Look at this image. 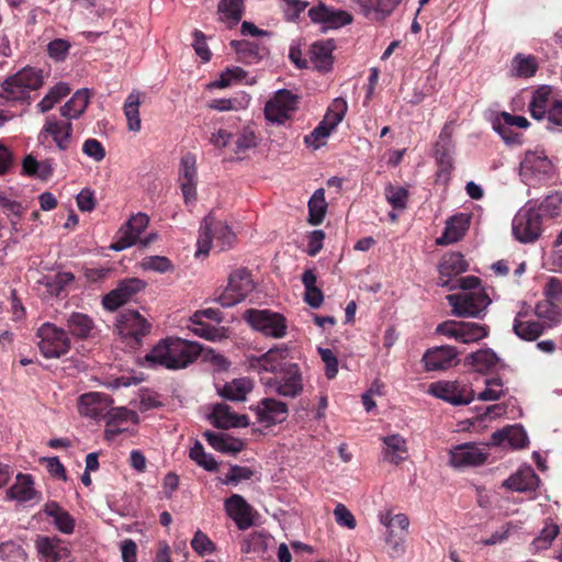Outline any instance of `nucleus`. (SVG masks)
Returning <instances> with one entry per match:
<instances>
[{
	"mask_svg": "<svg viewBox=\"0 0 562 562\" xmlns=\"http://www.w3.org/2000/svg\"><path fill=\"white\" fill-rule=\"evenodd\" d=\"M44 513L54 519L56 528L66 535L75 530V519L56 502H49L44 506Z\"/></svg>",
	"mask_w": 562,
	"mask_h": 562,
	"instance_id": "c03bdc74",
	"label": "nucleus"
},
{
	"mask_svg": "<svg viewBox=\"0 0 562 562\" xmlns=\"http://www.w3.org/2000/svg\"><path fill=\"white\" fill-rule=\"evenodd\" d=\"M179 181L186 204L195 202L198 171L194 155L187 154L181 158Z\"/></svg>",
	"mask_w": 562,
	"mask_h": 562,
	"instance_id": "bb28decb",
	"label": "nucleus"
},
{
	"mask_svg": "<svg viewBox=\"0 0 562 562\" xmlns=\"http://www.w3.org/2000/svg\"><path fill=\"white\" fill-rule=\"evenodd\" d=\"M218 19L232 29L237 25L244 14V0H220L217 5Z\"/></svg>",
	"mask_w": 562,
	"mask_h": 562,
	"instance_id": "79ce46f5",
	"label": "nucleus"
},
{
	"mask_svg": "<svg viewBox=\"0 0 562 562\" xmlns=\"http://www.w3.org/2000/svg\"><path fill=\"white\" fill-rule=\"evenodd\" d=\"M257 146V137L251 130H243L235 142V153L241 154Z\"/></svg>",
	"mask_w": 562,
	"mask_h": 562,
	"instance_id": "69168bd1",
	"label": "nucleus"
},
{
	"mask_svg": "<svg viewBox=\"0 0 562 562\" xmlns=\"http://www.w3.org/2000/svg\"><path fill=\"white\" fill-rule=\"evenodd\" d=\"M235 238L234 232L226 223L215 221L213 216L207 215L200 227L196 255H207L213 243L220 250H225L233 245Z\"/></svg>",
	"mask_w": 562,
	"mask_h": 562,
	"instance_id": "423d86ee",
	"label": "nucleus"
},
{
	"mask_svg": "<svg viewBox=\"0 0 562 562\" xmlns=\"http://www.w3.org/2000/svg\"><path fill=\"white\" fill-rule=\"evenodd\" d=\"M142 103V93L133 90L123 104V112L127 121V128L131 132L137 133L142 128V120L139 114V106Z\"/></svg>",
	"mask_w": 562,
	"mask_h": 562,
	"instance_id": "a19ab883",
	"label": "nucleus"
},
{
	"mask_svg": "<svg viewBox=\"0 0 562 562\" xmlns=\"http://www.w3.org/2000/svg\"><path fill=\"white\" fill-rule=\"evenodd\" d=\"M69 334L77 338H88L94 328L92 318L83 313L72 312L66 321Z\"/></svg>",
	"mask_w": 562,
	"mask_h": 562,
	"instance_id": "de8ad7c7",
	"label": "nucleus"
},
{
	"mask_svg": "<svg viewBox=\"0 0 562 562\" xmlns=\"http://www.w3.org/2000/svg\"><path fill=\"white\" fill-rule=\"evenodd\" d=\"M23 171L27 176L46 180L53 175L54 162L52 159L37 161L32 155H27L23 160Z\"/></svg>",
	"mask_w": 562,
	"mask_h": 562,
	"instance_id": "8fccbe9b",
	"label": "nucleus"
},
{
	"mask_svg": "<svg viewBox=\"0 0 562 562\" xmlns=\"http://www.w3.org/2000/svg\"><path fill=\"white\" fill-rule=\"evenodd\" d=\"M540 482L535 470L530 465H524L504 480L501 487L513 493H535Z\"/></svg>",
	"mask_w": 562,
	"mask_h": 562,
	"instance_id": "412c9836",
	"label": "nucleus"
},
{
	"mask_svg": "<svg viewBox=\"0 0 562 562\" xmlns=\"http://www.w3.org/2000/svg\"><path fill=\"white\" fill-rule=\"evenodd\" d=\"M89 99L90 95L88 89H80L76 91L70 100L60 108V116L69 122L80 117L89 104Z\"/></svg>",
	"mask_w": 562,
	"mask_h": 562,
	"instance_id": "58836bf2",
	"label": "nucleus"
},
{
	"mask_svg": "<svg viewBox=\"0 0 562 562\" xmlns=\"http://www.w3.org/2000/svg\"><path fill=\"white\" fill-rule=\"evenodd\" d=\"M426 371H447L460 362L459 351L450 345L432 347L422 358Z\"/></svg>",
	"mask_w": 562,
	"mask_h": 562,
	"instance_id": "aec40b11",
	"label": "nucleus"
},
{
	"mask_svg": "<svg viewBox=\"0 0 562 562\" xmlns=\"http://www.w3.org/2000/svg\"><path fill=\"white\" fill-rule=\"evenodd\" d=\"M252 387V381L248 378L234 379L223 386L220 395L229 401L241 402L246 400Z\"/></svg>",
	"mask_w": 562,
	"mask_h": 562,
	"instance_id": "49530a36",
	"label": "nucleus"
},
{
	"mask_svg": "<svg viewBox=\"0 0 562 562\" xmlns=\"http://www.w3.org/2000/svg\"><path fill=\"white\" fill-rule=\"evenodd\" d=\"M74 280L75 276L71 272L61 271L53 277H44L40 283L46 288L50 295L58 296Z\"/></svg>",
	"mask_w": 562,
	"mask_h": 562,
	"instance_id": "864d4df0",
	"label": "nucleus"
},
{
	"mask_svg": "<svg viewBox=\"0 0 562 562\" xmlns=\"http://www.w3.org/2000/svg\"><path fill=\"white\" fill-rule=\"evenodd\" d=\"M538 70V63L532 55L517 54L512 60L510 74L517 78H530Z\"/></svg>",
	"mask_w": 562,
	"mask_h": 562,
	"instance_id": "09e8293b",
	"label": "nucleus"
},
{
	"mask_svg": "<svg viewBox=\"0 0 562 562\" xmlns=\"http://www.w3.org/2000/svg\"><path fill=\"white\" fill-rule=\"evenodd\" d=\"M498 363V356L490 348L471 352L464 359L465 366L480 373H490L494 371Z\"/></svg>",
	"mask_w": 562,
	"mask_h": 562,
	"instance_id": "f704fd0d",
	"label": "nucleus"
},
{
	"mask_svg": "<svg viewBox=\"0 0 562 562\" xmlns=\"http://www.w3.org/2000/svg\"><path fill=\"white\" fill-rule=\"evenodd\" d=\"M456 317H479L490 305L491 300L484 290L468 291L446 296Z\"/></svg>",
	"mask_w": 562,
	"mask_h": 562,
	"instance_id": "9d476101",
	"label": "nucleus"
},
{
	"mask_svg": "<svg viewBox=\"0 0 562 562\" xmlns=\"http://www.w3.org/2000/svg\"><path fill=\"white\" fill-rule=\"evenodd\" d=\"M70 92V88L64 83L59 82L54 86L48 93L38 102L37 109L40 112L45 113L54 108L56 103H58L63 98H65Z\"/></svg>",
	"mask_w": 562,
	"mask_h": 562,
	"instance_id": "6e6d98bb",
	"label": "nucleus"
},
{
	"mask_svg": "<svg viewBox=\"0 0 562 562\" xmlns=\"http://www.w3.org/2000/svg\"><path fill=\"white\" fill-rule=\"evenodd\" d=\"M191 547L200 555L212 553L215 550V546L211 539L200 530L195 532L191 541Z\"/></svg>",
	"mask_w": 562,
	"mask_h": 562,
	"instance_id": "774afa93",
	"label": "nucleus"
},
{
	"mask_svg": "<svg viewBox=\"0 0 562 562\" xmlns=\"http://www.w3.org/2000/svg\"><path fill=\"white\" fill-rule=\"evenodd\" d=\"M512 233L520 244H533L543 233L542 215L531 201L521 206L512 221Z\"/></svg>",
	"mask_w": 562,
	"mask_h": 562,
	"instance_id": "7ed1b4c3",
	"label": "nucleus"
},
{
	"mask_svg": "<svg viewBox=\"0 0 562 562\" xmlns=\"http://www.w3.org/2000/svg\"><path fill=\"white\" fill-rule=\"evenodd\" d=\"M335 49L334 41H321L311 46L310 59L313 66L322 71L329 70L333 65V50Z\"/></svg>",
	"mask_w": 562,
	"mask_h": 562,
	"instance_id": "4c0bfd02",
	"label": "nucleus"
},
{
	"mask_svg": "<svg viewBox=\"0 0 562 562\" xmlns=\"http://www.w3.org/2000/svg\"><path fill=\"white\" fill-rule=\"evenodd\" d=\"M113 404V400L104 393L89 392L78 400V411L82 416L97 420L106 416V409Z\"/></svg>",
	"mask_w": 562,
	"mask_h": 562,
	"instance_id": "b1692460",
	"label": "nucleus"
},
{
	"mask_svg": "<svg viewBox=\"0 0 562 562\" xmlns=\"http://www.w3.org/2000/svg\"><path fill=\"white\" fill-rule=\"evenodd\" d=\"M384 195L394 210L404 211L407 207L408 191L405 188L389 183Z\"/></svg>",
	"mask_w": 562,
	"mask_h": 562,
	"instance_id": "bf43d9fd",
	"label": "nucleus"
},
{
	"mask_svg": "<svg viewBox=\"0 0 562 562\" xmlns=\"http://www.w3.org/2000/svg\"><path fill=\"white\" fill-rule=\"evenodd\" d=\"M212 424L216 428L228 429L232 427H246L249 425L246 415L235 414L226 404H217L214 406L210 416Z\"/></svg>",
	"mask_w": 562,
	"mask_h": 562,
	"instance_id": "473e14b6",
	"label": "nucleus"
},
{
	"mask_svg": "<svg viewBox=\"0 0 562 562\" xmlns=\"http://www.w3.org/2000/svg\"><path fill=\"white\" fill-rule=\"evenodd\" d=\"M207 443L215 450L224 453H238L245 445L240 439L231 438L225 434H217L213 431H205L203 434Z\"/></svg>",
	"mask_w": 562,
	"mask_h": 562,
	"instance_id": "37998d69",
	"label": "nucleus"
},
{
	"mask_svg": "<svg viewBox=\"0 0 562 562\" xmlns=\"http://www.w3.org/2000/svg\"><path fill=\"white\" fill-rule=\"evenodd\" d=\"M453 151L452 128L445 124L435 145V156L441 172L449 173L453 168Z\"/></svg>",
	"mask_w": 562,
	"mask_h": 562,
	"instance_id": "7c9ffc66",
	"label": "nucleus"
},
{
	"mask_svg": "<svg viewBox=\"0 0 562 562\" xmlns=\"http://www.w3.org/2000/svg\"><path fill=\"white\" fill-rule=\"evenodd\" d=\"M366 18L384 20L396 9L401 0H358Z\"/></svg>",
	"mask_w": 562,
	"mask_h": 562,
	"instance_id": "c9c22d12",
	"label": "nucleus"
},
{
	"mask_svg": "<svg viewBox=\"0 0 562 562\" xmlns=\"http://www.w3.org/2000/svg\"><path fill=\"white\" fill-rule=\"evenodd\" d=\"M535 313L539 318L549 322H555L560 317L559 306L553 301H541L535 307Z\"/></svg>",
	"mask_w": 562,
	"mask_h": 562,
	"instance_id": "680f3d73",
	"label": "nucleus"
},
{
	"mask_svg": "<svg viewBox=\"0 0 562 562\" xmlns=\"http://www.w3.org/2000/svg\"><path fill=\"white\" fill-rule=\"evenodd\" d=\"M37 347L46 359H58L70 350L68 333L55 324L46 322L36 331Z\"/></svg>",
	"mask_w": 562,
	"mask_h": 562,
	"instance_id": "0eeeda50",
	"label": "nucleus"
},
{
	"mask_svg": "<svg viewBox=\"0 0 562 562\" xmlns=\"http://www.w3.org/2000/svg\"><path fill=\"white\" fill-rule=\"evenodd\" d=\"M429 393L441 398L452 405H468L474 398V391L468 384L459 381H440L431 383Z\"/></svg>",
	"mask_w": 562,
	"mask_h": 562,
	"instance_id": "ddd939ff",
	"label": "nucleus"
},
{
	"mask_svg": "<svg viewBox=\"0 0 562 562\" xmlns=\"http://www.w3.org/2000/svg\"><path fill=\"white\" fill-rule=\"evenodd\" d=\"M252 409L258 423L266 427L282 423L288 416V405L271 397L262 398Z\"/></svg>",
	"mask_w": 562,
	"mask_h": 562,
	"instance_id": "a878e982",
	"label": "nucleus"
},
{
	"mask_svg": "<svg viewBox=\"0 0 562 562\" xmlns=\"http://www.w3.org/2000/svg\"><path fill=\"white\" fill-rule=\"evenodd\" d=\"M521 314H518L514 321L513 329L515 334L524 340H536L543 331V325L537 321H521Z\"/></svg>",
	"mask_w": 562,
	"mask_h": 562,
	"instance_id": "603ef678",
	"label": "nucleus"
},
{
	"mask_svg": "<svg viewBox=\"0 0 562 562\" xmlns=\"http://www.w3.org/2000/svg\"><path fill=\"white\" fill-rule=\"evenodd\" d=\"M318 352L325 364V375L327 379H334L338 373V359L328 348H319Z\"/></svg>",
	"mask_w": 562,
	"mask_h": 562,
	"instance_id": "0e129e2a",
	"label": "nucleus"
},
{
	"mask_svg": "<svg viewBox=\"0 0 562 562\" xmlns=\"http://www.w3.org/2000/svg\"><path fill=\"white\" fill-rule=\"evenodd\" d=\"M265 385L269 392L283 397L294 398L299 396L303 391V380L299 364L289 366L285 372L268 378Z\"/></svg>",
	"mask_w": 562,
	"mask_h": 562,
	"instance_id": "f8f14e48",
	"label": "nucleus"
},
{
	"mask_svg": "<svg viewBox=\"0 0 562 562\" xmlns=\"http://www.w3.org/2000/svg\"><path fill=\"white\" fill-rule=\"evenodd\" d=\"M338 124H334L333 121L324 116L323 121L314 128V131L306 135L304 142L307 146L317 149L324 144V140L335 130Z\"/></svg>",
	"mask_w": 562,
	"mask_h": 562,
	"instance_id": "5fc2aeb1",
	"label": "nucleus"
},
{
	"mask_svg": "<svg viewBox=\"0 0 562 562\" xmlns=\"http://www.w3.org/2000/svg\"><path fill=\"white\" fill-rule=\"evenodd\" d=\"M148 224L149 217L147 214L139 212L132 215L119 229L116 239L111 244L110 249L122 251L137 244L139 235L147 228Z\"/></svg>",
	"mask_w": 562,
	"mask_h": 562,
	"instance_id": "f3484780",
	"label": "nucleus"
},
{
	"mask_svg": "<svg viewBox=\"0 0 562 562\" xmlns=\"http://www.w3.org/2000/svg\"><path fill=\"white\" fill-rule=\"evenodd\" d=\"M327 202L325 200V190L317 189L308 201V222L312 225H319L326 215Z\"/></svg>",
	"mask_w": 562,
	"mask_h": 562,
	"instance_id": "3c124183",
	"label": "nucleus"
},
{
	"mask_svg": "<svg viewBox=\"0 0 562 562\" xmlns=\"http://www.w3.org/2000/svg\"><path fill=\"white\" fill-rule=\"evenodd\" d=\"M143 268L146 270L165 273L172 269L171 261L165 256H149L143 260Z\"/></svg>",
	"mask_w": 562,
	"mask_h": 562,
	"instance_id": "e2e57ef3",
	"label": "nucleus"
},
{
	"mask_svg": "<svg viewBox=\"0 0 562 562\" xmlns=\"http://www.w3.org/2000/svg\"><path fill=\"white\" fill-rule=\"evenodd\" d=\"M244 319L254 330L266 337L280 339L288 331L286 318L271 310L249 308L244 313Z\"/></svg>",
	"mask_w": 562,
	"mask_h": 562,
	"instance_id": "6e6552de",
	"label": "nucleus"
},
{
	"mask_svg": "<svg viewBox=\"0 0 562 562\" xmlns=\"http://www.w3.org/2000/svg\"><path fill=\"white\" fill-rule=\"evenodd\" d=\"M225 510L237 528L246 530L254 525L252 507L239 494H233L224 503Z\"/></svg>",
	"mask_w": 562,
	"mask_h": 562,
	"instance_id": "c85d7f7f",
	"label": "nucleus"
},
{
	"mask_svg": "<svg viewBox=\"0 0 562 562\" xmlns=\"http://www.w3.org/2000/svg\"><path fill=\"white\" fill-rule=\"evenodd\" d=\"M202 352L201 345L180 338L161 339L145 357L143 364L148 368L164 367L180 370L194 362Z\"/></svg>",
	"mask_w": 562,
	"mask_h": 562,
	"instance_id": "f257e3e1",
	"label": "nucleus"
},
{
	"mask_svg": "<svg viewBox=\"0 0 562 562\" xmlns=\"http://www.w3.org/2000/svg\"><path fill=\"white\" fill-rule=\"evenodd\" d=\"M468 270V263L464 257L460 252L446 254L439 265L438 272L439 278L437 284L441 288L449 290H456L457 284H452V278L465 272Z\"/></svg>",
	"mask_w": 562,
	"mask_h": 562,
	"instance_id": "4be33fe9",
	"label": "nucleus"
},
{
	"mask_svg": "<svg viewBox=\"0 0 562 562\" xmlns=\"http://www.w3.org/2000/svg\"><path fill=\"white\" fill-rule=\"evenodd\" d=\"M530 115L537 120H547V128L562 132V99L552 97V88L542 86L538 88L528 104Z\"/></svg>",
	"mask_w": 562,
	"mask_h": 562,
	"instance_id": "f03ea898",
	"label": "nucleus"
},
{
	"mask_svg": "<svg viewBox=\"0 0 562 562\" xmlns=\"http://www.w3.org/2000/svg\"><path fill=\"white\" fill-rule=\"evenodd\" d=\"M436 334L470 345L486 338L490 327L474 322L448 319L437 325Z\"/></svg>",
	"mask_w": 562,
	"mask_h": 562,
	"instance_id": "1a4fd4ad",
	"label": "nucleus"
},
{
	"mask_svg": "<svg viewBox=\"0 0 562 562\" xmlns=\"http://www.w3.org/2000/svg\"><path fill=\"white\" fill-rule=\"evenodd\" d=\"M380 522L387 529L385 541L396 554L404 552V537L408 532L409 519L406 514L392 515L391 512L380 515Z\"/></svg>",
	"mask_w": 562,
	"mask_h": 562,
	"instance_id": "2eb2a0df",
	"label": "nucleus"
},
{
	"mask_svg": "<svg viewBox=\"0 0 562 562\" xmlns=\"http://www.w3.org/2000/svg\"><path fill=\"white\" fill-rule=\"evenodd\" d=\"M147 283L138 278L122 280L115 289L105 294L102 305L108 311H115L123 304L130 302L136 294L146 288Z\"/></svg>",
	"mask_w": 562,
	"mask_h": 562,
	"instance_id": "a211bd4d",
	"label": "nucleus"
},
{
	"mask_svg": "<svg viewBox=\"0 0 562 562\" xmlns=\"http://www.w3.org/2000/svg\"><path fill=\"white\" fill-rule=\"evenodd\" d=\"M559 533V525L550 518L546 519L539 535L530 543V551L532 553H538L540 551L548 550Z\"/></svg>",
	"mask_w": 562,
	"mask_h": 562,
	"instance_id": "a18cd8bd",
	"label": "nucleus"
},
{
	"mask_svg": "<svg viewBox=\"0 0 562 562\" xmlns=\"http://www.w3.org/2000/svg\"><path fill=\"white\" fill-rule=\"evenodd\" d=\"M34 482L30 474H18L15 483L8 490L7 495L10 499L24 503L35 498L40 499V493L34 488Z\"/></svg>",
	"mask_w": 562,
	"mask_h": 562,
	"instance_id": "e433bc0d",
	"label": "nucleus"
},
{
	"mask_svg": "<svg viewBox=\"0 0 562 562\" xmlns=\"http://www.w3.org/2000/svg\"><path fill=\"white\" fill-rule=\"evenodd\" d=\"M488 452L474 442H467L454 447L450 451V463L454 468L476 467L483 464Z\"/></svg>",
	"mask_w": 562,
	"mask_h": 562,
	"instance_id": "5701e85b",
	"label": "nucleus"
},
{
	"mask_svg": "<svg viewBox=\"0 0 562 562\" xmlns=\"http://www.w3.org/2000/svg\"><path fill=\"white\" fill-rule=\"evenodd\" d=\"M553 171V165L544 150H528L520 162V176L528 183L549 177Z\"/></svg>",
	"mask_w": 562,
	"mask_h": 562,
	"instance_id": "dca6fc26",
	"label": "nucleus"
},
{
	"mask_svg": "<svg viewBox=\"0 0 562 562\" xmlns=\"http://www.w3.org/2000/svg\"><path fill=\"white\" fill-rule=\"evenodd\" d=\"M383 457L391 464L398 465L408 458V448L404 437L398 434L383 438Z\"/></svg>",
	"mask_w": 562,
	"mask_h": 562,
	"instance_id": "72a5a7b5",
	"label": "nucleus"
},
{
	"mask_svg": "<svg viewBox=\"0 0 562 562\" xmlns=\"http://www.w3.org/2000/svg\"><path fill=\"white\" fill-rule=\"evenodd\" d=\"M299 108V95L288 89H279L265 105V116L273 124H284Z\"/></svg>",
	"mask_w": 562,
	"mask_h": 562,
	"instance_id": "9b49d317",
	"label": "nucleus"
},
{
	"mask_svg": "<svg viewBox=\"0 0 562 562\" xmlns=\"http://www.w3.org/2000/svg\"><path fill=\"white\" fill-rule=\"evenodd\" d=\"M290 348L285 345H280L271 348L262 356L251 360V367L258 372H270L280 374L288 370L289 366H294V362L289 361Z\"/></svg>",
	"mask_w": 562,
	"mask_h": 562,
	"instance_id": "6ab92c4d",
	"label": "nucleus"
},
{
	"mask_svg": "<svg viewBox=\"0 0 562 562\" xmlns=\"http://www.w3.org/2000/svg\"><path fill=\"white\" fill-rule=\"evenodd\" d=\"M255 289L251 273L246 268L234 270L224 290L215 291L213 302L222 307H233L243 302Z\"/></svg>",
	"mask_w": 562,
	"mask_h": 562,
	"instance_id": "20e7f679",
	"label": "nucleus"
},
{
	"mask_svg": "<svg viewBox=\"0 0 562 562\" xmlns=\"http://www.w3.org/2000/svg\"><path fill=\"white\" fill-rule=\"evenodd\" d=\"M231 46L239 55V58L247 64L257 63L261 57L258 45L248 41H232Z\"/></svg>",
	"mask_w": 562,
	"mask_h": 562,
	"instance_id": "13d9d810",
	"label": "nucleus"
},
{
	"mask_svg": "<svg viewBox=\"0 0 562 562\" xmlns=\"http://www.w3.org/2000/svg\"><path fill=\"white\" fill-rule=\"evenodd\" d=\"M505 395L504 385L501 379H487L485 381V389L476 396L479 401L493 402L497 401Z\"/></svg>",
	"mask_w": 562,
	"mask_h": 562,
	"instance_id": "052dcab7",
	"label": "nucleus"
},
{
	"mask_svg": "<svg viewBox=\"0 0 562 562\" xmlns=\"http://www.w3.org/2000/svg\"><path fill=\"white\" fill-rule=\"evenodd\" d=\"M49 135L59 150H67L72 139V123L49 115L45 120V124L41 131V136Z\"/></svg>",
	"mask_w": 562,
	"mask_h": 562,
	"instance_id": "393cba45",
	"label": "nucleus"
},
{
	"mask_svg": "<svg viewBox=\"0 0 562 562\" xmlns=\"http://www.w3.org/2000/svg\"><path fill=\"white\" fill-rule=\"evenodd\" d=\"M43 85V77L34 68H23L8 77L1 85L0 97L7 101H25L30 91L37 90Z\"/></svg>",
	"mask_w": 562,
	"mask_h": 562,
	"instance_id": "39448f33",
	"label": "nucleus"
},
{
	"mask_svg": "<svg viewBox=\"0 0 562 562\" xmlns=\"http://www.w3.org/2000/svg\"><path fill=\"white\" fill-rule=\"evenodd\" d=\"M308 16L315 23L324 24L327 29H338L352 22V15L344 10H335L323 3L308 10Z\"/></svg>",
	"mask_w": 562,
	"mask_h": 562,
	"instance_id": "cd10ccee",
	"label": "nucleus"
},
{
	"mask_svg": "<svg viewBox=\"0 0 562 562\" xmlns=\"http://www.w3.org/2000/svg\"><path fill=\"white\" fill-rule=\"evenodd\" d=\"M116 329L123 339H128L131 342L138 345L143 337L150 333L151 325L137 311L128 310L120 315Z\"/></svg>",
	"mask_w": 562,
	"mask_h": 562,
	"instance_id": "4468645a",
	"label": "nucleus"
},
{
	"mask_svg": "<svg viewBox=\"0 0 562 562\" xmlns=\"http://www.w3.org/2000/svg\"><path fill=\"white\" fill-rule=\"evenodd\" d=\"M334 516L337 524L348 529H355L357 521L352 513L341 503L337 504L334 509Z\"/></svg>",
	"mask_w": 562,
	"mask_h": 562,
	"instance_id": "338daca9",
	"label": "nucleus"
},
{
	"mask_svg": "<svg viewBox=\"0 0 562 562\" xmlns=\"http://www.w3.org/2000/svg\"><path fill=\"white\" fill-rule=\"evenodd\" d=\"M37 551L43 562H59L68 557L69 551L57 539L42 537L36 540Z\"/></svg>",
	"mask_w": 562,
	"mask_h": 562,
	"instance_id": "ea45409f",
	"label": "nucleus"
},
{
	"mask_svg": "<svg viewBox=\"0 0 562 562\" xmlns=\"http://www.w3.org/2000/svg\"><path fill=\"white\" fill-rule=\"evenodd\" d=\"M469 226L470 217L467 214L460 213L451 216L446 223L442 235L436 239V244L446 246L459 241Z\"/></svg>",
	"mask_w": 562,
	"mask_h": 562,
	"instance_id": "2f4dec72",
	"label": "nucleus"
},
{
	"mask_svg": "<svg viewBox=\"0 0 562 562\" xmlns=\"http://www.w3.org/2000/svg\"><path fill=\"white\" fill-rule=\"evenodd\" d=\"M488 445L521 449L528 445V436L520 425L507 426L501 430L494 431Z\"/></svg>",
	"mask_w": 562,
	"mask_h": 562,
	"instance_id": "c756f323",
	"label": "nucleus"
},
{
	"mask_svg": "<svg viewBox=\"0 0 562 562\" xmlns=\"http://www.w3.org/2000/svg\"><path fill=\"white\" fill-rule=\"evenodd\" d=\"M189 457L193 460L199 467L203 468L209 472H214L217 470L218 463L213 458L212 454L206 453L204 448L200 441H195L193 447L190 449Z\"/></svg>",
	"mask_w": 562,
	"mask_h": 562,
	"instance_id": "4d7b16f0",
	"label": "nucleus"
}]
</instances>
